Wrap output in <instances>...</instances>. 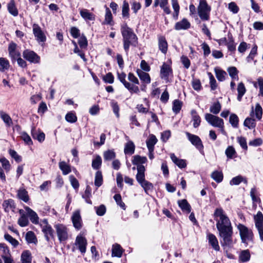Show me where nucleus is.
Listing matches in <instances>:
<instances>
[{
    "label": "nucleus",
    "instance_id": "f257e3e1",
    "mask_svg": "<svg viewBox=\"0 0 263 263\" xmlns=\"http://www.w3.org/2000/svg\"><path fill=\"white\" fill-rule=\"evenodd\" d=\"M216 227L221 238L220 243L226 252L233 247L235 241L233 240V228L228 217L222 209H216L214 212Z\"/></svg>",
    "mask_w": 263,
    "mask_h": 263
},
{
    "label": "nucleus",
    "instance_id": "f03ea898",
    "mask_svg": "<svg viewBox=\"0 0 263 263\" xmlns=\"http://www.w3.org/2000/svg\"><path fill=\"white\" fill-rule=\"evenodd\" d=\"M121 31L123 36L124 49L127 52L130 45L136 43L137 38L132 29L129 28L126 24L122 26Z\"/></svg>",
    "mask_w": 263,
    "mask_h": 263
},
{
    "label": "nucleus",
    "instance_id": "7ed1b4c3",
    "mask_svg": "<svg viewBox=\"0 0 263 263\" xmlns=\"http://www.w3.org/2000/svg\"><path fill=\"white\" fill-rule=\"evenodd\" d=\"M239 230V235L242 243L248 245L249 242H252L254 234L251 229H248L245 225L239 223L237 226Z\"/></svg>",
    "mask_w": 263,
    "mask_h": 263
},
{
    "label": "nucleus",
    "instance_id": "20e7f679",
    "mask_svg": "<svg viewBox=\"0 0 263 263\" xmlns=\"http://www.w3.org/2000/svg\"><path fill=\"white\" fill-rule=\"evenodd\" d=\"M211 8L208 5L205 0H200L198 7V13L200 18L203 21H207L209 19V13Z\"/></svg>",
    "mask_w": 263,
    "mask_h": 263
},
{
    "label": "nucleus",
    "instance_id": "39448f33",
    "mask_svg": "<svg viewBox=\"0 0 263 263\" xmlns=\"http://www.w3.org/2000/svg\"><path fill=\"white\" fill-rule=\"evenodd\" d=\"M54 228L60 241H65L68 239V229L65 225L59 223L55 224Z\"/></svg>",
    "mask_w": 263,
    "mask_h": 263
},
{
    "label": "nucleus",
    "instance_id": "423d86ee",
    "mask_svg": "<svg viewBox=\"0 0 263 263\" xmlns=\"http://www.w3.org/2000/svg\"><path fill=\"white\" fill-rule=\"evenodd\" d=\"M185 134L191 143L194 145L200 152H202L203 145L200 138L198 136L191 134L189 132H186Z\"/></svg>",
    "mask_w": 263,
    "mask_h": 263
},
{
    "label": "nucleus",
    "instance_id": "0eeeda50",
    "mask_svg": "<svg viewBox=\"0 0 263 263\" xmlns=\"http://www.w3.org/2000/svg\"><path fill=\"white\" fill-rule=\"evenodd\" d=\"M87 244V240L85 237L83 236V234L80 233L77 236L75 241V245L77 247L81 253L83 254L85 253Z\"/></svg>",
    "mask_w": 263,
    "mask_h": 263
},
{
    "label": "nucleus",
    "instance_id": "6e6552de",
    "mask_svg": "<svg viewBox=\"0 0 263 263\" xmlns=\"http://www.w3.org/2000/svg\"><path fill=\"white\" fill-rule=\"evenodd\" d=\"M40 226L42 229V231L45 234V238L47 241L49 240V236H53V230L50 225L48 224L46 219L41 221Z\"/></svg>",
    "mask_w": 263,
    "mask_h": 263
},
{
    "label": "nucleus",
    "instance_id": "1a4fd4ad",
    "mask_svg": "<svg viewBox=\"0 0 263 263\" xmlns=\"http://www.w3.org/2000/svg\"><path fill=\"white\" fill-rule=\"evenodd\" d=\"M33 33L38 42H45L46 37L41 28L36 24L33 25Z\"/></svg>",
    "mask_w": 263,
    "mask_h": 263
},
{
    "label": "nucleus",
    "instance_id": "9d476101",
    "mask_svg": "<svg viewBox=\"0 0 263 263\" xmlns=\"http://www.w3.org/2000/svg\"><path fill=\"white\" fill-rule=\"evenodd\" d=\"M71 220L75 229L79 230L82 228V220L79 210L73 212L71 216Z\"/></svg>",
    "mask_w": 263,
    "mask_h": 263
},
{
    "label": "nucleus",
    "instance_id": "9b49d317",
    "mask_svg": "<svg viewBox=\"0 0 263 263\" xmlns=\"http://www.w3.org/2000/svg\"><path fill=\"white\" fill-rule=\"evenodd\" d=\"M23 57L31 63H37L39 62L40 57L33 51L25 50L23 53Z\"/></svg>",
    "mask_w": 263,
    "mask_h": 263
},
{
    "label": "nucleus",
    "instance_id": "f8f14e48",
    "mask_svg": "<svg viewBox=\"0 0 263 263\" xmlns=\"http://www.w3.org/2000/svg\"><path fill=\"white\" fill-rule=\"evenodd\" d=\"M206 120L212 126L221 127L223 122L222 119L218 116H205Z\"/></svg>",
    "mask_w": 263,
    "mask_h": 263
},
{
    "label": "nucleus",
    "instance_id": "ddd939ff",
    "mask_svg": "<svg viewBox=\"0 0 263 263\" xmlns=\"http://www.w3.org/2000/svg\"><path fill=\"white\" fill-rule=\"evenodd\" d=\"M25 209L31 222L35 224H38L39 217L36 213L28 206H25Z\"/></svg>",
    "mask_w": 263,
    "mask_h": 263
},
{
    "label": "nucleus",
    "instance_id": "4468645a",
    "mask_svg": "<svg viewBox=\"0 0 263 263\" xmlns=\"http://www.w3.org/2000/svg\"><path fill=\"white\" fill-rule=\"evenodd\" d=\"M137 168V174L136 178L137 182L140 184L141 182L145 180L144 174L145 168L143 165H139Z\"/></svg>",
    "mask_w": 263,
    "mask_h": 263
},
{
    "label": "nucleus",
    "instance_id": "2eb2a0df",
    "mask_svg": "<svg viewBox=\"0 0 263 263\" xmlns=\"http://www.w3.org/2000/svg\"><path fill=\"white\" fill-rule=\"evenodd\" d=\"M172 73V69L170 65L163 63L160 70V76L161 78L167 79Z\"/></svg>",
    "mask_w": 263,
    "mask_h": 263
},
{
    "label": "nucleus",
    "instance_id": "dca6fc26",
    "mask_svg": "<svg viewBox=\"0 0 263 263\" xmlns=\"http://www.w3.org/2000/svg\"><path fill=\"white\" fill-rule=\"evenodd\" d=\"M208 239L209 240V243L215 251H217L219 250L220 247L218 240L214 234H209L208 235Z\"/></svg>",
    "mask_w": 263,
    "mask_h": 263
},
{
    "label": "nucleus",
    "instance_id": "f3484780",
    "mask_svg": "<svg viewBox=\"0 0 263 263\" xmlns=\"http://www.w3.org/2000/svg\"><path fill=\"white\" fill-rule=\"evenodd\" d=\"M80 14L81 17L85 21H94L95 20V15L86 9H80Z\"/></svg>",
    "mask_w": 263,
    "mask_h": 263
},
{
    "label": "nucleus",
    "instance_id": "a211bd4d",
    "mask_svg": "<svg viewBox=\"0 0 263 263\" xmlns=\"http://www.w3.org/2000/svg\"><path fill=\"white\" fill-rule=\"evenodd\" d=\"M190 27V23L185 18H183L181 21L177 22L175 24V28L177 30L181 29H187Z\"/></svg>",
    "mask_w": 263,
    "mask_h": 263
},
{
    "label": "nucleus",
    "instance_id": "6ab92c4d",
    "mask_svg": "<svg viewBox=\"0 0 263 263\" xmlns=\"http://www.w3.org/2000/svg\"><path fill=\"white\" fill-rule=\"evenodd\" d=\"M171 158L173 162L177 165L179 168H183L186 167V164L185 160L183 159H178L174 154H171L170 155Z\"/></svg>",
    "mask_w": 263,
    "mask_h": 263
},
{
    "label": "nucleus",
    "instance_id": "aec40b11",
    "mask_svg": "<svg viewBox=\"0 0 263 263\" xmlns=\"http://www.w3.org/2000/svg\"><path fill=\"white\" fill-rule=\"evenodd\" d=\"M59 166L64 175H66L71 172L70 166L64 161L59 162Z\"/></svg>",
    "mask_w": 263,
    "mask_h": 263
},
{
    "label": "nucleus",
    "instance_id": "412c9836",
    "mask_svg": "<svg viewBox=\"0 0 263 263\" xmlns=\"http://www.w3.org/2000/svg\"><path fill=\"white\" fill-rule=\"evenodd\" d=\"M3 206L7 212H9L10 211H13L15 208L14 201L12 199L5 200L3 203Z\"/></svg>",
    "mask_w": 263,
    "mask_h": 263
},
{
    "label": "nucleus",
    "instance_id": "4be33fe9",
    "mask_svg": "<svg viewBox=\"0 0 263 263\" xmlns=\"http://www.w3.org/2000/svg\"><path fill=\"white\" fill-rule=\"evenodd\" d=\"M123 250L121 246L119 244H115L112 248V256L121 257L122 256Z\"/></svg>",
    "mask_w": 263,
    "mask_h": 263
},
{
    "label": "nucleus",
    "instance_id": "5701e85b",
    "mask_svg": "<svg viewBox=\"0 0 263 263\" xmlns=\"http://www.w3.org/2000/svg\"><path fill=\"white\" fill-rule=\"evenodd\" d=\"M159 48L161 52L166 53L167 50V43L164 36H160L159 37Z\"/></svg>",
    "mask_w": 263,
    "mask_h": 263
},
{
    "label": "nucleus",
    "instance_id": "b1692460",
    "mask_svg": "<svg viewBox=\"0 0 263 263\" xmlns=\"http://www.w3.org/2000/svg\"><path fill=\"white\" fill-rule=\"evenodd\" d=\"M137 74L140 80L146 84H149L151 82V78L149 75L141 70L137 71Z\"/></svg>",
    "mask_w": 263,
    "mask_h": 263
},
{
    "label": "nucleus",
    "instance_id": "393cba45",
    "mask_svg": "<svg viewBox=\"0 0 263 263\" xmlns=\"http://www.w3.org/2000/svg\"><path fill=\"white\" fill-rule=\"evenodd\" d=\"M146 161L147 158L146 157H141L139 155H135L133 157L132 163L138 166L139 165H142V164L145 163Z\"/></svg>",
    "mask_w": 263,
    "mask_h": 263
},
{
    "label": "nucleus",
    "instance_id": "a878e982",
    "mask_svg": "<svg viewBox=\"0 0 263 263\" xmlns=\"http://www.w3.org/2000/svg\"><path fill=\"white\" fill-rule=\"evenodd\" d=\"M178 203L179 207L183 211L186 212L187 213L191 212V206L186 199L178 200Z\"/></svg>",
    "mask_w": 263,
    "mask_h": 263
},
{
    "label": "nucleus",
    "instance_id": "bb28decb",
    "mask_svg": "<svg viewBox=\"0 0 263 263\" xmlns=\"http://www.w3.org/2000/svg\"><path fill=\"white\" fill-rule=\"evenodd\" d=\"M238 96L237 100L239 101L241 100L242 96L245 95L246 92V88L244 84L242 82H240L237 86V88Z\"/></svg>",
    "mask_w": 263,
    "mask_h": 263
},
{
    "label": "nucleus",
    "instance_id": "cd10ccee",
    "mask_svg": "<svg viewBox=\"0 0 263 263\" xmlns=\"http://www.w3.org/2000/svg\"><path fill=\"white\" fill-rule=\"evenodd\" d=\"M135 146L132 141L127 142L124 147V153L125 154L132 155L134 153Z\"/></svg>",
    "mask_w": 263,
    "mask_h": 263
},
{
    "label": "nucleus",
    "instance_id": "c85d7f7f",
    "mask_svg": "<svg viewBox=\"0 0 263 263\" xmlns=\"http://www.w3.org/2000/svg\"><path fill=\"white\" fill-rule=\"evenodd\" d=\"M9 67V61L4 58H0V71L5 72L8 70Z\"/></svg>",
    "mask_w": 263,
    "mask_h": 263
},
{
    "label": "nucleus",
    "instance_id": "c756f323",
    "mask_svg": "<svg viewBox=\"0 0 263 263\" xmlns=\"http://www.w3.org/2000/svg\"><path fill=\"white\" fill-rule=\"evenodd\" d=\"M21 260L22 263H31L30 252L28 250L23 251L21 255Z\"/></svg>",
    "mask_w": 263,
    "mask_h": 263
},
{
    "label": "nucleus",
    "instance_id": "7c9ffc66",
    "mask_svg": "<svg viewBox=\"0 0 263 263\" xmlns=\"http://www.w3.org/2000/svg\"><path fill=\"white\" fill-rule=\"evenodd\" d=\"M157 142V139L156 136L151 135L149 136L148 139L146 141V145L148 149H150L151 151L152 149H154V145Z\"/></svg>",
    "mask_w": 263,
    "mask_h": 263
},
{
    "label": "nucleus",
    "instance_id": "2f4dec72",
    "mask_svg": "<svg viewBox=\"0 0 263 263\" xmlns=\"http://www.w3.org/2000/svg\"><path fill=\"white\" fill-rule=\"evenodd\" d=\"M255 227L263 225V215L262 213L258 211L257 213L254 216Z\"/></svg>",
    "mask_w": 263,
    "mask_h": 263
},
{
    "label": "nucleus",
    "instance_id": "473e14b6",
    "mask_svg": "<svg viewBox=\"0 0 263 263\" xmlns=\"http://www.w3.org/2000/svg\"><path fill=\"white\" fill-rule=\"evenodd\" d=\"M31 135L34 139H37L39 142H43L45 140V134L43 133L37 134L35 133V128L31 129Z\"/></svg>",
    "mask_w": 263,
    "mask_h": 263
},
{
    "label": "nucleus",
    "instance_id": "72a5a7b5",
    "mask_svg": "<svg viewBox=\"0 0 263 263\" xmlns=\"http://www.w3.org/2000/svg\"><path fill=\"white\" fill-rule=\"evenodd\" d=\"M8 10L10 14L15 16L18 14V11L15 6L14 2L13 1H11L8 4Z\"/></svg>",
    "mask_w": 263,
    "mask_h": 263
},
{
    "label": "nucleus",
    "instance_id": "f704fd0d",
    "mask_svg": "<svg viewBox=\"0 0 263 263\" xmlns=\"http://www.w3.org/2000/svg\"><path fill=\"white\" fill-rule=\"evenodd\" d=\"M18 197L25 202L29 200V197L27 192L25 189H20L17 193Z\"/></svg>",
    "mask_w": 263,
    "mask_h": 263
},
{
    "label": "nucleus",
    "instance_id": "c9c22d12",
    "mask_svg": "<svg viewBox=\"0 0 263 263\" xmlns=\"http://www.w3.org/2000/svg\"><path fill=\"white\" fill-rule=\"evenodd\" d=\"M103 177L100 171H97L95 175V185L99 187L102 184Z\"/></svg>",
    "mask_w": 263,
    "mask_h": 263
},
{
    "label": "nucleus",
    "instance_id": "e433bc0d",
    "mask_svg": "<svg viewBox=\"0 0 263 263\" xmlns=\"http://www.w3.org/2000/svg\"><path fill=\"white\" fill-rule=\"evenodd\" d=\"M215 71L216 76L218 80L219 81H223L225 80V77L227 76V73L221 69L215 68Z\"/></svg>",
    "mask_w": 263,
    "mask_h": 263
},
{
    "label": "nucleus",
    "instance_id": "4c0bfd02",
    "mask_svg": "<svg viewBox=\"0 0 263 263\" xmlns=\"http://www.w3.org/2000/svg\"><path fill=\"white\" fill-rule=\"evenodd\" d=\"M211 177L217 182L219 183L222 181L223 174L221 172L214 171L212 173Z\"/></svg>",
    "mask_w": 263,
    "mask_h": 263
},
{
    "label": "nucleus",
    "instance_id": "58836bf2",
    "mask_svg": "<svg viewBox=\"0 0 263 263\" xmlns=\"http://www.w3.org/2000/svg\"><path fill=\"white\" fill-rule=\"evenodd\" d=\"M103 157L105 160L109 161L115 158L116 154L112 150H108L104 152Z\"/></svg>",
    "mask_w": 263,
    "mask_h": 263
},
{
    "label": "nucleus",
    "instance_id": "ea45409f",
    "mask_svg": "<svg viewBox=\"0 0 263 263\" xmlns=\"http://www.w3.org/2000/svg\"><path fill=\"white\" fill-rule=\"evenodd\" d=\"M5 239L11 244L14 247H16L18 245V241L13 238L11 235L8 234H5L4 235Z\"/></svg>",
    "mask_w": 263,
    "mask_h": 263
},
{
    "label": "nucleus",
    "instance_id": "a19ab883",
    "mask_svg": "<svg viewBox=\"0 0 263 263\" xmlns=\"http://www.w3.org/2000/svg\"><path fill=\"white\" fill-rule=\"evenodd\" d=\"M244 125L249 128H252L255 126V119L252 117H248L244 121Z\"/></svg>",
    "mask_w": 263,
    "mask_h": 263
},
{
    "label": "nucleus",
    "instance_id": "79ce46f5",
    "mask_svg": "<svg viewBox=\"0 0 263 263\" xmlns=\"http://www.w3.org/2000/svg\"><path fill=\"white\" fill-rule=\"evenodd\" d=\"M26 239L28 243H35L37 241L34 233L32 231H29L27 233Z\"/></svg>",
    "mask_w": 263,
    "mask_h": 263
},
{
    "label": "nucleus",
    "instance_id": "37998d69",
    "mask_svg": "<svg viewBox=\"0 0 263 263\" xmlns=\"http://www.w3.org/2000/svg\"><path fill=\"white\" fill-rule=\"evenodd\" d=\"M250 258V252L248 250L242 251L239 256V259L242 262L248 261Z\"/></svg>",
    "mask_w": 263,
    "mask_h": 263
},
{
    "label": "nucleus",
    "instance_id": "c03bdc74",
    "mask_svg": "<svg viewBox=\"0 0 263 263\" xmlns=\"http://www.w3.org/2000/svg\"><path fill=\"white\" fill-rule=\"evenodd\" d=\"M29 223V221L26 215L22 214V215L18 220V224L22 227L27 226Z\"/></svg>",
    "mask_w": 263,
    "mask_h": 263
},
{
    "label": "nucleus",
    "instance_id": "a18cd8bd",
    "mask_svg": "<svg viewBox=\"0 0 263 263\" xmlns=\"http://www.w3.org/2000/svg\"><path fill=\"white\" fill-rule=\"evenodd\" d=\"M122 14L123 17H129V5L126 1H124L123 3Z\"/></svg>",
    "mask_w": 263,
    "mask_h": 263
},
{
    "label": "nucleus",
    "instance_id": "49530a36",
    "mask_svg": "<svg viewBox=\"0 0 263 263\" xmlns=\"http://www.w3.org/2000/svg\"><path fill=\"white\" fill-rule=\"evenodd\" d=\"M140 185L144 189L146 193H147L148 191L151 190L153 188L152 183L146 180L141 182Z\"/></svg>",
    "mask_w": 263,
    "mask_h": 263
},
{
    "label": "nucleus",
    "instance_id": "de8ad7c7",
    "mask_svg": "<svg viewBox=\"0 0 263 263\" xmlns=\"http://www.w3.org/2000/svg\"><path fill=\"white\" fill-rule=\"evenodd\" d=\"M102 163V159L100 156H98L93 160L92 162V167L93 169L98 170L101 166Z\"/></svg>",
    "mask_w": 263,
    "mask_h": 263
},
{
    "label": "nucleus",
    "instance_id": "09e8293b",
    "mask_svg": "<svg viewBox=\"0 0 263 263\" xmlns=\"http://www.w3.org/2000/svg\"><path fill=\"white\" fill-rule=\"evenodd\" d=\"M228 71L229 73V75L233 79H238V77L237 76L238 71L236 67H231L228 68Z\"/></svg>",
    "mask_w": 263,
    "mask_h": 263
},
{
    "label": "nucleus",
    "instance_id": "8fccbe9b",
    "mask_svg": "<svg viewBox=\"0 0 263 263\" xmlns=\"http://www.w3.org/2000/svg\"><path fill=\"white\" fill-rule=\"evenodd\" d=\"M182 106V102L178 100L174 101L173 110L176 114H178Z\"/></svg>",
    "mask_w": 263,
    "mask_h": 263
},
{
    "label": "nucleus",
    "instance_id": "3c124183",
    "mask_svg": "<svg viewBox=\"0 0 263 263\" xmlns=\"http://www.w3.org/2000/svg\"><path fill=\"white\" fill-rule=\"evenodd\" d=\"M225 153L228 158L232 159L235 155L236 151L233 147L229 146L226 149Z\"/></svg>",
    "mask_w": 263,
    "mask_h": 263
},
{
    "label": "nucleus",
    "instance_id": "603ef678",
    "mask_svg": "<svg viewBox=\"0 0 263 263\" xmlns=\"http://www.w3.org/2000/svg\"><path fill=\"white\" fill-rule=\"evenodd\" d=\"M112 16L111 11L108 8L106 9V14L105 16V21L103 24H107L111 25L112 22Z\"/></svg>",
    "mask_w": 263,
    "mask_h": 263
},
{
    "label": "nucleus",
    "instance_id": "864d4df0",
    "mask_svg": "<svg viewBox=\"0 0 263 263\" xmlns=\"http://www.w3.org/2000/svg\"><path fill=\"white\" fill-rule=\"evenodd\" d=\"M22 139L28 145H32V141L30 137L26 133L22 132L21 135Z\"/></svg>",
    "mask_w": 263,
    "mask_h": 263
},
{
    "label": "nucleus",
    "instance_id": "5fc2aeb1",
    "mask_svg": "<svg viewBox=\"0 0 263 263\" xmlns=\"http://www.w3.org/2000/svg\"><path fill=\"white\" fill-rule=\"evenodd\" d=\"M95 208L96 210V213L98 216H103L106 213V206L103 204H101L99 206H96Z\"/></svg>",
    "mask_w": 263,
    "mask_h": 263
},
{
    "label": "nucleus",
    "instance_id": "6e6d98bb",
    "mask_svg": "<svg viewBox=\"0 0 263 263\" xmlns=\"http://www.w3.org/2000/svg\"><path fill=\"white\" fill-rule=\"evenodd\" d=\"M0 162L2 163L3 167L6 172H9L10 170V164L9 161L5 158L3 157L0 159Z\"/></svg>",
    "mask_w": 263,
    "mask_h": 263
},
{
    "label": "nucleus",
    "instance_id": "4d7b16f0",
    "mask_svg": "<svg viewBox=\"0 0 263 263\" xmlns=\"http://www.w3.org/2000/svg\"><path fill=\"white\" fill-rule=\"evenodd\" d=\"M221 108V105L219 102L214 103L210 108V111L214 114H217Z\"/></svg>",
    "mask_w": 263,
    "mask_h": 263
},
{
    "label": "nucleus",
    "instance_id": "13d9d810",
    "mask_svg": "<svg viewBox=\"0 0 263 263\" xmlns=\"http://www.w3.org/2000/svg\"><path fill=\"white\" fill-rule=\"evenodd\" d=\"M228 9L234 14L237 13L239 11L238 7L234 2H231L228 4Z\"/></svg>",
    "mask_w": 263,
    "mask_h": 263
},
{
    "label": "nucleus",
    "instance_id": "bf43d9fd",
    "mask_svg": "<svg viewBox=\"0 0 263 263\" xmlns=\"http://www.w3.org/2000/svg\"><path fill=\"white\" fill-rule=\"evenodd\" d=\"M69 179L72 187L74 189H78L79 187V183L78 180L73 175H70Z\"/></svg>",
    "mask_w": 263,
    "mask_h": 263
},
{
    "label": "nucleus",
    "instance_id": "052dcab7",
    "mask_svg": "<svg viewBox=\"0 0 263 263\" xmlns=\"http://www.w3.org/2000/svg\"><path fill=\"white\" fill-rule=\"evenodd\" d=\"M243 181V177L241 176H238L234 177L230 182L231 185H238L240 182Z\"/></svg>",
    "mask_w": 263,
    "mask_h": 263
},
{
    "label": "nucleus",
    "instance_id": "680f3d73",
    "mask_svg": "<svg viewBox=\"0 0 263 263\" xmlns=\"http://www.w3.org/2000/svg\"><path fill=\"white\" fill-rule=\"evenodd\" d=\"M9 154L16 162H20L22 161V157L14 150L10 149Z\"/></svg>",
    "mask_w": 263,
    "mask_h": 263
},
{
    "label": "nucleus",
    "instance_id": "e2e57ef3",
    "mask_svg": "<svg viewBox=\"0 0 263 263\" xmlns=\"http://www.w3.org/2000/svg\"><path fill=\"white\" fill-rule=\"evenodd\" d=\"M172 4L173 8L174 9V11L175 12V16H176V17H177L180 10V7L177 2V0H172Z\"/></svg>",
    "mask_w": 263,
    "mask_h": 263
},
{
    "label": "nucleus",
    "instance_id": "0e129e2a",
    "mask_svg": "<svg viewBox=\"0 0 263 263\" xmlns=\"http://www.w3.org/2000/svg\"><path fill=\"white\" fill-rule=\"evenodd\" d=\"M79 44L81 48H85L87 46V41L85 36H82L79 40Z\"/></svg>",
    "mask_w": 263,
    "mask_h": 263
},
{
    "label": "nucleus",
    "instance_id": "69168bd1",
    "mask_svg": "<svg viewBox=\"0 0 263 263\" xmlns=\"http://www.w3.org/2000/svg\"><path fill=\"white\" fill-rule=\"evenodd\" d=\"M103 80L109 84H112L114 82V78L112 74L109 72L106 74L103 78Z\"/></svg>",
    "mask_w": 263,
    "mask_h": 263
},
{
    "label": "nucleus",
    "instance_id": "338daca9",
    "mask_svg": "<svg viewBox=\"0 0 263 263\" xmlns=\"http://www.w3.org/2000/svg\"><path fill=\"white\" fill-rule=\"evenodd\" d=\"M262 141L260 138H256L249 142V144L251 146H257L260 145Z\"/></svg>",
    "mask_w": 263,
    "mask_h": 263
},
{
    "label": "nucleus",
    "instance_id": "774afa93",
    "mask_svg": "<svg viewBox=\"0 0 263 263\" xmlns=\"http://www.w3.org/2000/svg\"><path fill=\"white\" fill-rule=\"evenodd\" d=\"M257 83L259 86V95L263 97V79L259 78L257 79Z\"/></svg>",
    "mask_w": 263,
    "mask_h": 263
}]
</instances>
